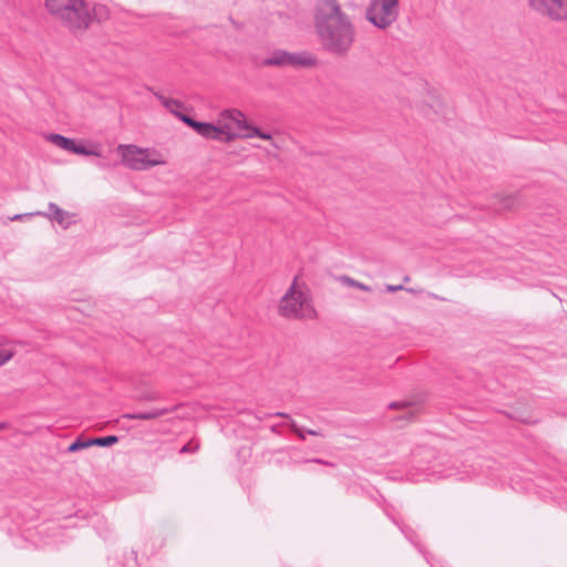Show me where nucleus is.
Segmentation results:
<instances>
[{
    "label": "nucleus",
    "instance_id": "1",
    "mask_svg": "<svg viewBox=\"0 0 567 567\" xmlns=\"http://www.w3.org/2000/svg\"><path fill=\"white\" fill-rule=\"evenodd\" d=\"M313 23L319 42L327 51L342 55L352 47L355 29L337 0H317Z\"/></svg>",
    "mask_w": 567,
    "mask_h": 567
},
{
    "label": "nucleus",
    "instance_id": "2",
    "mask_svg": "<svg viewBox=\"0 0 567 567\" xmlns=\"http://www.w3.org/2000/svg\"><path fill=\"white\" fill-rule=\"evenodd\" d=\"M216 121L221 134V142L229 143L235 140L259 138L269 143L275 150H280L279 143L270 132L250 123L238 109L223 110L218 113Z\"/></svg>",
    "mask_w": 567,
    "mask_h": 567
},
{
    "label": "nucleus",
    "instance_id": "3",
    "mask_svg": "<svg viewBox=\"0 0 567 567\" xmlns=\"http://www.w3.org/2000/svg\"><path fill=\"white\" fill-rule=\"evenodd\" d=\"M48 13L73 33L83 32L93 22V12L86 0H43Z\"/></svg>",
    "mask_w": 567,
    "mask_h": 567
},
{
    "label": "nucleus",
    "instance_id": "4",
    "mask_svg": "<svg viewBox=\"0 0 567 567\" xmlns=\"http://www.w3.org/2000/svg\"><path fill=\"white\" fill-rule=\"evenodd\" d=\"M279 316L293 320H313L317 311L311 295L298 277H295L289 288L278 303Z\"/></svg>",
    "mask_w": 567,
    "mask_h": 567
},
{
    "label": "nucleus",
    "instance_id": "5",
    "mask_svg": "<svg viewBox=\"0 0 567 567\" xmlns=\"http://www.w3.org/2000/svg\"><path fill=\"white\" fill-rule=\"evenodd\" d=\"M115 152L120 157V164L131 171L143 172L168 164L167 155L154 147L118 144Z\"/></svg>",
    "mask_w": 567,
    "mask_h": 567
},
{
    "label": "nucleus",
    "instance_id": "6",
    "mask_svg": "<svg viewBox=\"0 0 567 567\" xmlns=\"http://www.w3.org/2000/svg\"><path fill=\"white\" fill-rule=\"evenodd\" d=\"M399 13V0H370L364 18L377 29L386 30L398 20Z\"/></svg>",
    "mask_w": 567,
    "mask_h": 567
},
{
    "label": "nucleus",
    "instance_id": "7",
    "mask_svg": "<svg viewBox=\"0 0 567 567\" xmlns=\"http://www.w3.org/2000/svg\"><path fill=\"white\" fill-rule=\"evenodd\" d=\"M412 107L429 116L443 110L444 100L433 86L420 83L412 92Z\"/></svg>",
    "mask_w": 567,
    "mask_h": 567
},
{
    "label": "nucleus",
    "instance_id": "8",
    "mask_svg": "<svg viewBox=\"0 0 567 567\" xmlns=\"http://www.w3.org/2000/svg\"><path fill=\"white\" fill-rule=\"evenodd\" d=\"M45 140L56 147L76 155L103 157V147L97 142H86V145L78 144L72 138L54 133L48 134Z\"/></svg>",
    "mask_w": 567,
    "mask_h": 567
},
{
    "label": "nucleus",
    "instance_id": "9",
    "mask_svg": "<svg viewBox=\"0 0 567 567\" xmlns=\"http://www.w3.org/2000/svg\"><path fill=\"white\" fill-rule=\"evenodd\" d=\"M528 8L553 22L567 21V0H526Z\"/></svg>",
    "mask_w": 567,
    "mask_h": 567
},
{
    "label": "nucleus",
    "instance_id": "10",
    "mask_svg": "<svg viewBox=\"0 0 567 567\" xmlns=\"http://www.w3.org/2000/svg\"><path fill=\"white\" fill-rule=\"evenodd\" d=\"M316 63L315 59L308 53H295L285 50L272 51L264 61V66H312Z\"/></svg>",
    "mask_w": 567,
    "mask_h": 567
},
{
    "label": "nucleus",
    "instance_id": "11",
    "mask_svg": "<svg viewBox=\"0 0 567 567\" xmlns=\"http://www.w3.org/2000/svg\"><path fill=\"white\" fill-rule=\"evenodd\" d=\"M181 120L200 136L221 142V134L217 121H215V123L198 122L187 115H182Z\"/></svg>",
    "mask_w": 567,
    "mask_h": 567
},
{
    "label": "nucleus",
    "instance_id": "12",
    "mask_svg": "<svg viewBox=\"0 0 567 567\" xmlns=\"http://www.w3.org/2000/svg\"><path fill=\"white\" fill-rule=\"evenodd\" d=\"M508 416L515 421L529 425H534L539 422L537 413L529 405H517L513 408Z\"/></svg>",
    "mask_w": 567,
    "mask_h": 567
},
{
    "label": "nucleus",
    "instance_id": "13",
    "mask_svg": "<svg viewBox=\"0 0 567 567\" xmlns=\"http://www.w3.org/2000/svg\"><path fill=\"white\" fill-rule=\"evenodd\" d=\"M49 209L52 213V218L63 228H69L74 223V214L61 209L58 205L49 204Z\"/></svg>",
    "mask_w": 567,
    "mask_h": 567
},
{
    "label": "nucleus",
    "instance_id": "14",
    "mask_svg": "<svg viewBox=\"0 0 567 567\" xmlns=\"http://www.w3.org/2000/svg\"><path fill=\"white\" fill-rule=\"evenodd\" d=\"M496 198L501 207L507 210L516 209L520 205L519 196L516 193H502Z\"/></svg>",
    "mask_w": 567,
    "mask_h": 567
},
{
    "label": "nucleus",
    "instance_id": "15",
    "mask_svg": "<svg viewBox=\"0 0 567 567\" xmlns=\"http://www.w3.org/2000/svg\"><path fill=\"white\" fill-rule=\"evenodd\" d=\"M168 412H169V410L164 408V409L153 410V411L146 412V413L124 414L123 417L128 419V420H154V419H157V417H161V416L167 414Z\"/></svg>",
    "mask_w": 567,
    "mask_h": 567
},
{
    "label": "nucleus",
    "instance_id": "16",
    "mask_svg": "<svg viewBox=\"0 0 567 567\" xmlns=\"http://www.w3.org/2000/svg\"><path fill=\"white\" fill-rule=\"evenodd\" d=\"M16 350L9 343H0V367L6 365L12 360Z\"/></svg>",
    "mask_w": 567,
    "mask_h": 567
},
{
    "label": "nucleus",
    "instance_id": "17",
    "mask_svg": "<svg viewBox=\"0 0 567 567\" xmlns=\"http://www.w3.org/2000/svg\"><path fill=\"white\" fill-rule=\"evenodd\" d=\"M164 106L172 112L173 114L177 115L179 118L183 114H179L178 111L183 107V104L177 100H171V99H162Z\"/></svg>",
    "mask_w": 567,
    "mask_h": 567
},
{
    "label": "nucleus",
    "instance_id": "18",
    "mask_svg": "<svg viewBox=\"0 0 567 567\" xmlns=\"http://www.w3.org/2000/svg\"><path fill=\"white\" fill-rule=\"evenodd\" d=\"M117 441H118V439L115 435L91 439L92 446H94V445L111 446V445L115 444Z\"/></svg>",
    "mask_w": 567,
    "mask_h": 567
},
{
    "label": "nucleus",
    "instance_id": "19",
    "mask_svg": "<svg viewBox=\"0 0 567 567\" xmlns=\"http://www.w3.org/2000/svg\"><path fill=\"white\" fill-rule=\"evenodd\" d=\"M91 439L90 440H82L81 437L78 439L75 442H73L71 445H69L68 451L71 453L78 452L80 450H84L87 447H91Z\"/></svg>",
    "mask_w": 567,
    "mask_h": 567
},
{
    "label": "nucleus",
    "instance_id": "20",
    "mask_svg": "<svg viewBox=\"0 0 567 567\" xmlns=\"http://www.w3.org/2000/svg\"><path fill=\"white\" fill-rule=\"evenodd\" d=\"M342 282L350 286V287H355L358 289H361V290H364V291H370V287H368L367 285L362 284V282H359L354 279H351L349 277H343L342 279Z\"/></svg>",
    "mask_w": 567,
    "mask_h": 567
},
{
    "label": "nucleus",
    "instance_id": "21",
    "mask_svg": "<svg viewBox=\"0 0 567 567\" xmlns=\"http://www.w3.org/2000/svg\"><path fill=\"white\" fill-rule=\"evenodd\" d=\"M413 404H414V402L411 400H402V401L391 402L389 404V408L392 410H403V409H409V408L413 406Z\"/></svg>",
    "mask_w": 567,
    "mask_h": 567
},
{
    "label": "nucleus",
    "instance_id": "22",
    "mask_svg": "<svg viewBox=\"0 0 567 567\" xmlns=\"http://www.w3.org/2000/svg\"><path fill=\"white\" fill-rule=\"evenodd\" d=\"M197 449H198V445H195L194 447H192L190 443H188L182 447L181 452L188 453V452L196 451Z\"/></svg>",
    "mask_w": 567,
    "mask_h": 567
},
{
    "label": "nucleus",
    "instance_id": "23",
    "mask_svg": "<svg viewBox=\"0 0 567 567\" xmlns=\"http://www.w3.org/2000/svg\"><path fill=\"white\" fill-rule=\"evenodd\" d=\"M292 430L301 440H305V431L302 429L292 425Z\"/></svg>",
    "mask_w": 567,
    "mask_h": 567
},
{
    "label": "nucleus",
    "instance_id": "24",
    "mask_svg": "<svg viewBox=\"0 0 567 567\" xmlns=\"http://www.w3.org/2000/svg\"><path fill=\"white\" fill-rule=\"evenodd\" d=\"M401 289H402V286H392V285L386 286L388 291H398Z\"/></svg>",
    "mask_w": 567,
    "mask_h": 567
},
{
    "label": "nucleus",
    "instance_id": "25",
    "mask_svg": "<svg viewBox=\"0 0 567 567\" xmlns=\"http://www.w3.org/2000/svg\"><path fill=\"white\" fill-rule=\"evenodd\" d=\"M307 433L310 435H320V432L315 431V430H308Z\"/></svg>",
    "mask_w": 567,
    "mask_h": 567
},
{
    "label": "nucleus",
    "instance_id": "26",
    "mask_svg": "<svg viewBox=\"0 0 567 567\" xmlns=\"http://www.w3.org/2000/svg\"><path fill=\"white\" fill-rule=\"evenodd\" d=\"M317 463H321V464H327V462L322 461V460H316Z\"/></svg>",
    "mask_w": 567,
    "mask_h": 567
},
{
    "label": "nucleus",
    "instance_id": "27",
    "mask_svg": "<svg viewBox=\"0 0 567 567\" xmlns=\"http://www.w3.org/2000/svg\"><path fill=\"white\" fill-rule=\"evenodd\" d=\"M21 218V215H16L12 219L16 220V219H19Z\"/></svg>",
    "mask_w": 567,
    "mask_h": 567
},
{
    "label": "nucleus",
    "instance_id": "28",
    "mask_svg": "<svg viewBox=\"0 0 567 567\" xmlns=\"http://www.w3.org/2000/svg\"><path fill=\"white\" fill-rule=\"evenodd\" d=\"M3 427H4V425H3V424H0V430H1V429H3Z\"/></svg>",
    "mask_w": 567,
    "mask_h": 567
}]
</instances>
